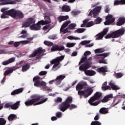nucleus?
<instances>
[{
	"label": "nucleus",
	"instance_id": "f257e3e1",
	"mask_svg": "<svg viewBox=\"0 0 125 125\" xmlns=\"http://www.w3.org/2000/svg\"><path fill=\"white\" fill-rule=\"evenodd\" d=\"M1 12L3 13L0 16L2 19L8 18V15L13 18H23L24 17V14L22 12L13 9L8 10L7 8H3L1 9Z\"/></svg>",
	"mask_w": 125,
	"mask_h": 125
},
{
	"label": "nucleus",
	"instance_id": "f03ea898",
	"mask_svg": "<svg viewBox=\"0 0 125 125\" xmlns=\"http://www.w3.org/2000/svg\"><path fill=\"white\" fill-rule=\"evenodd\" d=\"M31 98H32V99L28 100L25 102L24 104L26 106H32V105L36 106V105H41V104H42L47 101V99H45L39 102L40 99H41V97L37 95L32 96Z\"/></svg>",
	"mask_w": 125,
	"mask_h": 125
},
{
	"label": "nucleus",
	"instance_id": "7ed1b4c3",
	"mask_svg": "<svg viewBox=\"0 0 125 125\" xmlns=\"http://www.w3.org/2000/svg\"><path fill=\"white\" fill-rule=\"evenodd\" d=\"M76 90L78 91L79 95H83L84 98L88 97L93 92V89L90 87L87 88L84 91H81L83 89L82 83H79L76 86Z\"/></svg>",
	"mask_w": 125,
	"mask_h": 125
},
{
	"label": "nucleus",
	"instance_id": "20e7f679",
	"mask_svg": "<svg viewBox=\"0 0 125 125\" xmlns=\"http://www.w3.org/2000/svg\"><path fill=\"white\" fill-rule=\"evenodd\" d=\"M72 97H69L67 98L65 101V102L61 104V105L59 106V109L62 112H64L66 111L68 108L69 109H75V108H77V106L74 104H70V103H72Z\"/></svg>",
	"mask_w": 125,
	"mask_h": 125
},
{
	"label": "nucleus",
	"instance_id": "39448f33",
	"mask_svg": "<svg viewBox=\"0 0 125 125\" xmlns=\"http://www.w3.org/2000/svg\"><path fill=\"white\" fill-rule=\"evenodd\" d=\"M89 68H90V65L89 64H82L79 67V70L80 71H83L86 76L92 77L96 75V71L94 70H86Z\"/></svg>",
	"mask_w": 125,
	"mask_h": 125
},
{
	"label": "nucleus",
	"instance_id": "423d86ee",
	"mask_svg": "<svg viewBox=\"0 0 125 125\" xmlns=\"http://www.w3.org/2000/svg\"><path fill=\"white\" fill-rule=\"evenodd\" d=\"M125 29L121 28L118 30H117L111 34H108L105 36V39H111V38H119L120 36H122L125 34Z\"/></svg>",
	"mask_w": 125,
	"mask_h": 125
},
{
	"label": "nucleus",
	"instance_id": "0eeeda50",
	"mask_svg": "<svg viewBox=\"0 0 125 125\" xmlns=\"http://www.w3.org/2000/svg\"><path fill=\"white\" fill-rule=\"evenodd\" d=\"M64 59V56L59 57L56 59L52 60L50 62L51 64H54L52 67L53 71H56L58 69H59L60 67V61H62Z\"/></svg>",
	"mask_w": 125,
	"mask_h": 125
},
{
	"label": "nucleus",
	"instance_id": "6e6552de",
	"mask_svg": "<svg viewBox=\"0 0 125 125\" xmlns=\"http://www.w3.org/2000/svg\"><path fill=\"white\" fill-rule=\"evenodd\" d=\"M109 53H104L101 54H97L94 56L95 59L96 60H99L98 61L99 63H102L103 64H108L107 61L104 60V58H106L107 56L109 55ZM100 59H103L100 60Z\"/></svg>",
	"mask_w": 125,
	"mask_h": 125
},
{
	"label": "nucleus",
	"instance_id": "1a4fd4ad",
	"mask_svg": "<svg viewBox=\"0 0 125 125\" xmlns=\"http://www.w3.org/2000/svg\"><path fill=\"white\" fill-rule=\"evenodd\" d=\"M41 78L38 76H36L33 78V82L34 83L35 86H45L46 83L44 81H40Z\"/></svg>",
	"mask_w": 125,
	"mask_h": 125
},
{
	"label": "nucleus",
	"instance_id": "9d476101",
	"mask_svg": "<svg viewBox=\"0 0 125 125\" xmlns=\"http://www.w3.org/2000/svg\"><path fill=\"white\" fill-rule=\"evenodd\" d=\"M105 20L106 21L104 22V25H111V24H113V22H115V18L112 15H108L105 17Z\"/></svg>",
	"mask_w": 125,
	"mask_h": 125
},
{
	"label": "nucleus",
	"instance_id": "9b49d317",
	"mask_svg": "<svg viewBox=\"0 0 125 125\" xmlns=\"http://www.w3.org/2000/svg\"><path fill=\"white\" fill-rule=\"evenodd\" d=\"M101 6L96 7L94 9L90 11L89 12L88 16H93V17H96V16L99 12H100V10H101Z\"/></svg>",
	"mask_w": 125,
	"mask_h": 125
},
{
	"label": "nucleus",
	"instance_id": "f8f14e48",
	"mask_svg": "<svg viewBox=\"0 0 125 125\" xmlns=\"http://www.w3.org/2000/svg\"><path fill=\"white\" fill-rule=\"evenodd\" d=\"M36 21L33 18H29L26 22L23 24L22 28H27V27H31L33 24H35Z\"/></svg>",
	"mask_w": 125,
	"mask_h": 125
},
{
	"label": "nucleus",
	"instance_id": "ddd939ff",
	"mask_svg": "<svg viewBox=\"0 0 125 125\" xmlns=\"http://www.w3.org/2000/svg\"><path fill=\"white\" fill-rule=\"evenodd\" d=\"M40 22L41 21H39L37 23L31 25L30 26V30H32V31H39L41 30L42 26H43V24H42V22Z\"/></svg>",
	"mask_w": 125,
	"mask_h": 125
},
{
	"label": "nucleus",
	"instance_id": "4468645a",
	"mask_svg": "<svg viewBox=\"0 0 125 125\" xmlns=\"http://www.w3.org/2000/svg\"><path fill=\"white\" fill-rule=\"evenodd\" d=\"M21 1V0H0V5L3 4H15L16 2Z\"/></svg>",
	"mask_w": 125,
	"mask_h": 125
},
{
	"label": "nucleus",
	"instance_id": "2eb2a0df",
	"mask_svg": "<svg viewBox=\"0 0 125 125\" xmlns=\"http://www.w3.org/2000/svg\"><path fill=\"white\" fill-rule=\"evenodd\" d=\"M88 103L92 106H97L100 103V101H97V99L93 96L88 100Z\"/></svg>",
	"mask_w": 125,
	"mask_h": 125
},
{
	"label": "nucleus",
	"instance_id": "dca6fc26",
	"mask_svg": "<svg viewBox=\"0 0 125 125\" xmlns=\"http://www.w3.org/2000/svg\"><path fill=\"white\" fill-rule=\"evenodd\" d=\"M71 23V21H68L64 22L62 26V27L60 29L61 33H62V34H66V33H68V30L67 29V27L69 24Z\"/></svg>",
	"mask_w": 125,
	"mask_h": 125
},
{
	"label": "nucleus",
	"instance_id": "f3484780",
	"mask_svg": "<svg viewBox=\"0 0 125 125\" xmlns=\"http://www.w3.org/2000/svg\"><path fill=\"white\" fill-rule=\"evenodd\" d=\"M88 19H86L84 20L83 21V23L81 24V27L83 28V27H85L86 26V28H89V27H91L93 26V25H95L94 22H93V21H90L88 22Z\"/></svg>",
	"mask_w": 125,
	"mask_h": 125
},
{
	"label": "nucleus",
	"instance_id": "a211bd4d",
	"mask_svg": "<svg viewBox=\"0 0 125 125\" xmlns=\"http://www.w3.org/2000/svg\"><path fill=\"white\" fill-rule=\"evenodd\" d=\"M109 31V28H105L104 29L103 32L102 33H100L96 36V40H102V38L107 34V32Z\"/></svg>",
	"mask_w": 125,
	"mask_h": 125
},
{
	"label": "nucleus",
	"instance_id": "6ab92c4d",
	"mask_svg": "<svg viewBox=\"0 0 125 125\" xmlns=\"http://www.w3.org/2000/svg\"><path fill=\"white\" fill-rule=\"evenodd\" d=\"M45 52V49H42V48H39L36 51L34 52L32 55H30V57H34L36 55H41Z\"/></svg>",
	"mask_w": 125,
	"mask_h": 125
},
{
	"label": "nucleus",
	"instance_id": "aec40b11",
	"mask_svg": "<svg viewBox=\"0 0 125 125\" xmlns=\"http://www.w3.org/2000/svg\"><path fill=\"white\" fill-rule=\"evenodd\" d=\"M92 60V58L90 57L88 59L86 60V57H83L81 61L79 62V64L81 65L82 63H83V62H86V63L85 65H91V62H90Z\"/></svg>",
	"mask_w": 125,
	"mask_h": 125
},
{
	"label": "nucleus",
	"instance_id": "412c9836",
	"mask_svg": "<svg viewBox=\"0 0 125 125\" xmlns=\"http://www.w3.org/2000/svg\"><path fill=\"white\" fill-rule=\"evenodd\" d=\"M44 21H40V23L42 24V25H45L46 24H49V23H51V20H50V18L48 16L45 15L44 16Z\"/></svg>",
	"mask_w": 125,
	"mask_h": 125
},
{
	"label": "nucleus",
	"instance_id": "4be33fe9",
	"mask_svg": "<svg viewBox=\"0 0 125 125\" xmlns=\"http://www.w3.org/2000/svg\"><path fill=\"white\" fill-rule=\"evenodd\" d=\"M88 43H90V41H84L81 42L80 44L82 45H85L86 47H92L94 45V43H92L91 44H88Z\"/></svg>",
	"mask_w": 125,
	"mask_h": 125
},
{
	"label": "nucleus",
	"instance_id": "5701e85b",
	"mask_svg": "<svg viewBox=\"0 0 125 125\" xmlns=\"http://www.w3.org/2000/svg\"><path fill=\"white\" fill-rule=\"evenodd\" d=\"M65 77L66 76H65V75H62L58 76L56 79L57 81L56 84L57 85H58L59 84H60V83H61V82H62V81L64 80Z\"/></svg>",
	"mask_w": 125,
	"mask_h": 125
},
{
	"label": "nucleus",
	"instance_id": "b1692460",
	"mask_svg": "<svg viewBox=\"0 0 125 125\" xmlns=\"http://www.w3.org/2000/svg\"><path fill=\"white\" fill-rule=\"evenodd\" d=\"M108 68H107V67H102L101 68H98L97 69V72H98L99 73H102V74L104 75H105V72H107Z\"/></svg>",
	"mask_w": 125,
	"mask_h": 125
},
{
	"label": "nucleus",
	"instance_id": "393cba45",
	"mask_svg": "<svg viewBox=\"0 0 125 125\" xmlns=\"http://www.w3.org/2000/svg\"><path fill=\"white\" fill-rule=\"evenodd\" d=\"M64 48V46L58 47L57 45H54L51 48V51H56V50H63Z\"/></svg>",
	"mask_w": 125,
	"mask_h": 125
},
{
	"label": "nucleus",
	"instance_id": "a878e982",
	"mask_svg": "<svg viewBox=\"0 0 125 125\" xmlns=\"http://www.w3.org/2000/svg\"><path fill=\"white\" fill-rule=\"evenodd\" d=\"M112 97H113V94H110L109 95H107L105 96L103 100H102V102H103V103L108 102V101L110 100V99L112 98Z\"/></svg>",
	"mask_w": 125,
	"mask_h": 125
},
{
	"label": "nucleus",
	"instance_id": "bb28decb",
	"mask_svg": "<svg viewBox=\"0 0 125 125\" xmlns=\"http://www.w3.org/2000/svg\"><path fill=\"white\" fill-rule=\"evenodd\" d=\"M125 23V19L124 18H120L116 23L117 26H122Z\"/></svg>",
	"mask_w": 125,
	"mask_h": 125
},
{
	"label": "nucleus",
	"instance_id": "cd10ccee",
	"mask_svg": "<svg viewBox=\"0 0 125 125\" xmlns=\"http://www.w3.org/2000/svg\"><path fill=\"white\" fill-rule=\"evenodd\" d=\"M109 85L111 86L112 89L113 90H118L121 89V87L118 86L116 85L113 82H110Z\"/></svg>",
	"mask_w": 125,
	"mask_h": 125
},
{
	"label": "nucleus",
	"instance_id": "c85d7f7f",
	"mask_svg": "<svg viewBox=\"0 0 125 125\" xmlns=\"http://www.w3.org/2000/svg\"><path fill=\"white\" fill-rule=\"evenodd\" d=\"M32 40H33L32 38H29L27 39V40L20 41V42L21 44H23V45L28 44V43H30L31 41Z\"/></svg>",
	"mask_w": 125,
	"mask_h": 125
},
{
	"label": "nucleus",
	"instance_id": "c756f323",
	"mask_svg": "<svg viewBox=\"0 0 125 125\" xmlns=\"http://www.w3.org/2000/svg\"><path fill=\"white\" fill-rule=\"evenodd\" d=\"M69 18L68 16H61L58 17V20L59 21L60 23L64 21V20H67Z\"/></svg>",
	"mask_w": 125,
	"mask_h": 125
},
{
	"label": "nucleus",
	"instance_id": "7c9ffc66",
	"mask_svg": "<svg viewBox=\"0 0 125 125\" xmlns=\"http://www.w3.org/2000/svg\"><path fill=\"white\" fill-rule=\"evenodd\" d=\"M119 4H125V0H114V5H119Z\"/></svg>",
	"mask_w": 125,
	"mask_h": 125
},
{
	"label": "nucleus",
	"instance_id": "2f4dec72",
	"mask_svg": "<svg viewBox=\"0 0 125 125\" xmlns=\"http://www.w3.org/2000/svg\"><path fill=\"white\" fill-rule=\"evenodd\" d=\"M23 91V88H21L19 89L15 90L12 92V95H15V94H19V93H21Z\"/></svg>",
	"mask_w": 125,
	"mask_h": 125
},
{
	"label": "nucleus",
	"instance_id": "473e14b6",
	"mask_svg": "<svg viewBox=\"0 0 125 125\" xmlns=\"http://www.w3.org/2000/svg\"><path fill=\"white\" fill-rule=\"evenodd\" d=\"M62 11H65V12H68L71 11V8L68 5H64L62 7Z\"/></svg>",
	"mask_w": 125,
	"mask_h": 125
},
{
	"label": "nucleus",
	"instance_id": "72a5a7b5",
	"mask_svg": "<svg viewBox=\"0 0 125 125\" xmlns=\"http://www.w3.org/2000/svg\"><path fill=\"white\" fill-rule=\"evenodd\" d=\"M20 104V101L17 102L16 104L13 105H11V108L12 110H16V109H18V105Z\"/></svg>",
	"mask_w": 125,
	"mask_h": 125
},
{
	"label": "nucleus",
	"instance_id": "f704fd0d",
	"mask_svg": "<svg viewBox=\"0 0 125 125\" xmlns=\"http://www.w3.org/2000/svg\"><path fill=\"white\" fill-rule=\"evenodd\" d=\"M99 112L100 114H108V109L102 107L100 109Z\"/></svg>",
	"mask_w": 125,
	"mask_h": 125
},
{
	"label": "nucleus",
	"instance_id": "c9c22d12",
	"mask_svg": "<svg viewBox=\"0 0 125 125\" xmlns=\"http://www.w3.org/2000/svg\"><path fill=\"white\" fill-rule=\"evenodd\" d=\"M102 89L103 90H107V89H110V86H107V82H104L102 86Z\"/></svg>",
	"mask_w": 125,
	"mask_h": 125
},
{
	"label": "nucleus",
	"instance_id": "e433bc0d",
	"mask_svg": "<svg viewBox=\"0 0 125 125\" xmlns=\"http://www.w3.org/2000/svg\"><path fill=\"white\" fill-rule=\"evenodd\" d=\"M21 34L22 35L19 37V38H22V39H25V38H27V36H28V34L27 33V31L26 30H22Z\"/></svg>",
	"mask_w": 125,
	"mask_h": 125
},
{
	"label": "nucleus",
	"instance_id": "4c0bfd02",
	"mask_svg": "<svg viewBox=\"0 0 125 125\" xmlns=\"http://www.w3.org/2000/svg\"><path fill=\"white\" fill-rule=\"evenodd\" d=\"M102 96V93L100 92H97L93 96L96 99L98 100L99 98H100V97Z\"/></svg>",
	"mask_w": 125,
	"mask_h": 125
},
{
	"label": "nucleus",
	"instance_id": "58836bf2",
	"mask_svg": "<svg viewBox=\"0 0 125 125\" xmlns=\"http://www.w3.org/2000/svg\"><path fill=\"white\" fill-rule=\"evenodd\" d=\"M67 39L68 40H74V41H80V40H81V38H80L79 37L73 36H70L67 37Z\"/></svg>",
	"mask_w": 125,
	"mask_h": 125
},
{
	"label": "nucleus",
	"instance_id": "ea45409f",
	"mask_svg": "<svg viewBox=\"0 0 125 125\" xmlns=\"http://www.w3.org/2000/svg\"><path fill=\"white\" fill-rule=\"evenodd\" d=\"M30 68V65L29 64H25L22 67L21 71L22 72H26L27 70H29Z\"/></svg>",
	"mask_w": 125,
	"mask_h": 125
},
{
	"label": "nucleus",
	"instance_id": "a19ab883",
	"mask_svg": "<svg viewBox=\"0 0 125 125\" xmlns=\"http://www.w3.org/2000/svg\"><path fill=\"white\" fill-rule=\"evenodd\" d=\"M50 29H51V28H50L49 25H46L43 27L42 30L45 32V33H48V32H49V30H50Z\"/></svg>",
	"mask_w": 125,
	"mask_h": 125
},
{
	"label": "nucleus",
	"instance_id": "79ce46f5",
	"mask_svg": "<svg viewBox=\"0 0 125 125\" xmlns=\"http://www.w3.org/2000/svg\"><path fill=\"white\" fill-rule=\"evenodd\" d=\"M84 31H85V29H84V28H79V29H77L76 30H75L74 31V33H77V34H81L82 33H83V32H84Z\"/></svg>",
	"mask_w": 125,
	"mask_h": 125
},
{
	"label": "nucleus",
	"instance_id": "37998d69",
	"mask_svg": "<svg viewBox=\"0 0 125 125\" xmlns=\"http://www.w3.org/2000/svg\"><path fill=\"white\" fill-rule=\"evenodd\" d=\"M16 118V115L15 114H10L8 117V120L10 122H11V121H13L14 119Z\"/></svg>",
	"mask_w": 125,
	"mask_h": 125
},
{
	"label": "nucleus",
	"instance_id": "c03bdc74",
	"mask_svg": "<svg viewBox=\"0 0 125 125\" xmlns=\"http://www.w3.org/2000/svg\"><path fill=\"white\" fill-rule=\"evenodd\" d=\"M102 22V19L101 18H97L96 20L94 21V24H100Z\"/></svg>",
	"mask_w": 125,
	"mask_h": 125
},
{
	"label": "nucleus",
	"instance_id": "a18cd8bd",
	"mask_svg": "<svg viewBox=\"0 0 125 125\" xmlns=\"http://www.w3.org/2000/svg\"><path fill=\"white\" fill-rule=\"evenodd\" d=\"M75 44H76V43L67 42L66 44V47H68V48L74 47Z\"/></svg>",
	"mask_w": 125,
	"mask_h": 125
},
{
	"label": "nucleus",
	"instance_id": "49530a36",
	"mask_svg": "<svg viewBox=\"0 0 125 125\" xmlns=\"http://www.w3.org/2000/svg\"><path fill=\"white\" fill-rule=\"evenodd\" d=\"M6 123V121L4 118H0V125H4Z\"/></svg>",
	"mask_w": 125,
	"mask_h": 125
},
{
	"label": "nucleus",
	"instance_id": "de8ad7c7",
	"mask_svg": "<svg viewBox=\"0 0 125 125\" xmlns=\"http://www.w3.org/2000/svg\"><path fill=\"white\" fill-rule=\"evenodd\" d=\"M44 44L45 45H47V46H52V45H53V44L52 43V42L49 41H46L44 42Z\"/></svg>",
	"mask_w": 125,
	"mask_h": 125
},
{
	"label": "nucleus",
	"instance_id": "09e8293b",
	"mask_svg": "<svg viewBox=\"0 0 125 125\" xmlns=\"http://www.w3.org/2000/svg\"><path fill=\"white\" fill-rule=\"evenodd\" d=\"M124 76V74L122 73H118L115 74V78L116 79H120Z\"/></svg>",
	"mask_w": 125,
	"mask_h": 125
},
{
	"label": "nucleus",
	"instance_id": "8fccbe9b",
	"mask_svg": "<svg viewBox=\"0 0 125 125\" xmlns=\"http://www.w3.org/2000/svg\"><path fill=\"white\" fill-rule=\"evenodd\" d=\"M95 53H102L104 52V49H97L94 50Z\"/></svg>",
	"mask_w": 125,
	"mask_h": 125
},
{
	"label": "nucleus",
	"instance_id": "3c124183",
	"mask_svg": "<svg viewBox=\"0 0 125 125\" xmlns=\"http://www.w3.org/2000/svg\"><path fill=\"white\" fill-rule=\"evenodd\" d=\"M119 102H120V101L119 100V99L116 98L113 101V105L115 106V105H117Z\"/></svg>",
	"mask_w": 125,
	"mask_h": 125
},
{
	"label": "nucleus",
	"instance_id": "603ef678",
	"mask_svg": "<svg viewBox=\"0 0 125 125\" xmlns=\"http://www.w3.org/2000/svg\"><path fill=\"white\" fill-rule=\"evenodd\" d=\"M13 72V69H11L10 70L6 71L4 72V76H7V75H9V74H11V73Z\"/></svg>",
	"mask_w": 125,
	"mask_h": 125
},
{
	"label": "nucleus",
	"instance_id": "864d4df0",
	"mask_svg": "<svg viewBox=\"0 0 125 125\" xmlns=\"http://www.w3.org/2000/svg\"><path fill=\"white\" fill-rule=\"evenodd\" d=\"M91 125H101V123L98 121L92 122Z\"/></svg>",
	"mask_w": 125,
	"mask_h": 125
},
{
	"label": "nucleus",
	"instance_id": "5fc2aeb1",
	"mask_svg": "<svg viewBox=\"0 0 125 125\" xmlns=\"http://www.w3.org/2000/svg\"><path fill=\"white\" fill-rule=\"evenodd\" d=\"M20 44H21L20 41L14 42V46H15V47H17L18 46H19Z\"/></svg>",
	"mask_w": 125,
	"mask_h": 125
},
{
	"label": "nucleus",
	"instance_id": "6e6d98bb",
	"mask_svg": "<svg viewBox=\"0 0 125 125\" xmlns=\"http://www.w3.org/2000/svg\"><path fill=\"white\" fill-rule=\"evenodd\" d=\"M56 117L57 118H61L62 117V113L58 112L56 113Z\"/></svg>",
	"mask_w": 125,
	"mask_h": 125
},
{
	"label": "nucleus",
	"instance_id": "4d7b16f0",
	"mask_svg": "<svg viewBox=\"0 0 125 125\" xmlns=\"http://www.w3.org/2000/svg\"><path fill=\"white\" fill-rule=\"evenodd\" d=\"M8 61L9 62V64H10V63H12V62H14V61H15V59L14 58H11L9 59Z\"/></svg>",
	"mask_w": 125,
	"mask_h": 125
},
{
	"label": "nucleus",
	"instance_id": "13d9d810",
	"mask_svg": "<svg viewBox=\"0 0 125 125\" xmlns=\"http://www.w3.org/2000/svg\"><path fill=\"white\" fill-rule=\"evenodd\" d=\"M91 54V52L89 51H86L84 53V56H87V55H90Z\"/></svg>",
	"mask_w": 125,
	"mask_h": 125
},
{
	"label": "nucleus",
	"instance_id": "bf43d9fd",
	"mask_svg": "<svg viewBox=\"0 0 125 125\" xmlns=\"http://www.w3.org/2000/svg\"><path fill=\"white\" fill-rule=\"evenodd\" d=\"M79 13V11L77 10H74L71 12V14L72 15H78V14Z\"/></svg>",
	"mask_w": 125,
	"mask_h": 125
},
{
	"label": "nucleus",
	"instance_id": "052dcab7",
	"mask_svg": "<svg viewBox=\"0 0 125 125\" xmlns=\"http://www.w3.org/2000/svg\"><path fill=\"white\" fill-rule=\"evenodd\" d=\"M11 105H12L11 103L6 104H5V106L4 107H5V108H9V107H11Z\"/></svg>",
	"mask_w": 125,
	"mask_h": 125
},
{
	"label": "nucleus",
	"instance_id": "680f3d73",
	"mask_svg": "<svg viewBox=\"0 0 125 125\" xmlns=\"http://www.w3.org/2000/svg\"><path fill=\"white\" fill-rule=\"evenodd\" d=\"M75 27H76V24H75V23L71 24L69 25L70 29H74Z\"/></svg>",
	"mask_w": 125,
	"mask_h": 125
},
{
	"label": "nucleus",
	"instance_id": "e2e57ef3",
	"mask_svg": "<svg viewBox=\"0 0 125 125\" xmlns=\"http://www.w3.org/2000/svg\"><path fill=\"white\" fill-rule=\"evenodd\" d=\"M49 39H50L51 40H56V39H57V37L55 35H53L52 36H50Z\"/></svg>",
	"mask_w": 125,
	"mask_h": 125
},
{
	"label": "nucleus",
	"instance_id": "0e129e2a",
	"mask_svg": "<svg viewBox=\"0 0 125 125\" xmlns=\"http://www.w3.org/2000/svg\"><path fill=\"white\" fill-rule=\"evenodd\" d=\"M55 102H61L62 101V98H57L55 100Z\"/></svg>",
	"mask_w": 125,
	"mask_h": 125
},
{
	"label": "nucleus",
	"instance_id": "69168bd1",
	"mask_svg": "<svg viewBox=\"0 0 125 125\" xmlns=\"http://www.w3.org/2000/svg\"><path fill=\"white\" fill-rule=\"evenodd\" d=\"M8 64H9L8 60L2 62V65H8Z\"/></svg>",
	"mask_w": 125,
	"mask_h": 125
},
{
	"label": "nucleus",
	"instance_id": "338daca9",
	"mask_svg": "<svg viewBox=\"0 0 125 125\" xmlns=\"http://www.w3.org/2000/svg\"><path fill=\"white\" fill-rule=\"evenodd\" d=\"M39 75H40V76H44V75H46V71H41L39 73Z\"/></svg>",
	"mask_w": 125,
	"mask_h": 125
},
{
	"label": "nucleus",
	"instance_id": "774afa93",
	"mask_svg": "<svg viewBox=\"0 0 125 125\" xmlns=\"http://www.w3.org/2000/svg\"><path fill=\"white\" fill-rule=\"evenodd\" d=\"M109 10H110L109 9V6H106L105 8V12H106V13H108Z\"/></svg>",
	"mask_w": 125,
	"mask_h": 125
}]
</instances>
